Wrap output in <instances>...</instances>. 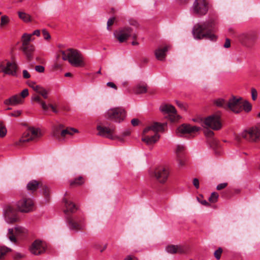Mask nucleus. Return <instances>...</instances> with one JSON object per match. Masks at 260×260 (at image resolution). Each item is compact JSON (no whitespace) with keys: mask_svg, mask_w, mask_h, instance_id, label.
Segmentation results:
<instances>
[{"mask_svg":"<svg viewBox=\"0 0 260 260\" xmlns=\"http://www.w3.org/2000/svg\"><path fill=\"white\" fill-rule=\"evenodd\" d=\"M216 25V19L214 17L210 18L202 24L194 25L192 30L193 37L196 39L206 38L211 41H215L217 37L212 32Z\"/></svg>","mask_w":260,"mask_h":260,"instance_id":"1","label":"nucleus"},{"mask_svg":"<svg viewBox=\"0 0 260 260\" xmlns=\"http://www.w3.org/2000/svg\"><path fill=\"white\" fill-rule=\"evenodd\" d=\"M65 209L64 213L67 216L69 228L72 230L76 231L83 230L85 229V224L84 223V219L82 217L70 216V214L75 212L77 208L74 204L72 202L64 199Z\"/></svg>","mask_w":260,"mask_h":260,"instance_id":"2","label":"nucleus"},{"mask_svg":"<svg viewBox=\"0 0 260 260\" xmlns=\"http://www.w3.org/2000/svg\"><path fill=\"white\" fill-rule=\"evenodd\" d=\"M164 124L154 122L152 125L146 127L143 131L142 141L147 145H152L159 139L158 132L163 129Z\"/></svg>","mask_w":260,"mask_h":260,"instance_id":"3","label":"nucleus"},{"mask_svg":"<svg viewBox=\"0 0 260 260\" xmlns=\"http://www.w3.org/2000/svg\"><path fill=\"white\" fill-rule=\"evenodd\" d=\"M62 58L68 60L75 67H82L85 66L84 58L81 53L75 49H69L61 51Z\"/></svg>","mask_w":260,"mask_h":260,"instance_id":"4","label":"nucleus"},{"mask_svg":"<svg viewBox=\"0 0 260 260\" xmlns=\"http://www.w3.org/2000/svg\"><path fill=\"white\" fill-rule=\"evenodd\" d=\"M203 126L214 131L220 130L222 126L220 114L217 113L206 117L203 120Z\"/></svg>","mask_w":260,"mask_h":260,"instance_id":"5","label":"nucleus"},{"mask_svg":"<svg viewBox=\"0 0 260 260\" xmlns=\"http://www.w3.org/2000/svg\"><path fill=\"white\" fill-rule=\"evenodd\" d=\"M126 115L125 110L121 107L111 108L105 113V116L107 119L118 123L123 121Z\"/></svg>","mask_w":260,"mask_h":260,"instance_id":"6","label":"nucleus"},{"mask_svg":"<svg viewBox=\"0 0 260 260\" xmlns=\"http://www.w3.org/2000/svg\"><path fill=\"white\" fill-rule=\"evenodd\" d=\"M209 8L210 4L208 0H194L190 11L194 15L202 16L208 13Z\"/></svg>","mask_w":260,"mask_h":260,"instance_id":"7","label":"nucleus"},{"mask_svg":"<svg viewBox=\"0 0 260 260\" xmlns=\"http://www.w3.org/2000/svg\"><path fill=\"white\" fill-rule=\"evenodd\" d=\"M22 43L21 50L25 55L26 59L30 61L33 58V54L35 50L34 45L30 44V36L26 34H23L21 38Z\"/></svg>","mask_w":260,"mask_h":260,"instance_id":"8","label":"nucleus"},{"mask_svg":"<svg viewBox=\"0 0 260 260\" xmlns=\"http://www.w3.org/2000/svg\"><path fill=\"white\" fill-rule=\"evenodd\" d=\"M41 131L39 128L30 127L24 133L22 137L16 143V145H20L23 143L35 140L42 136Z\"/></svg>","mask_w":260,"mask_h":260,"instance_id":"9","label":"nucleus"},{"mask_svg":"<svg viewBox=\"0 0 260 260\" xmlns=\"http://www.w3.org/2000/svg\"><path fill=\"white\" fill-rule=\"evenodd\" d=\"M115 37L120 42H124L126 41L129 37H132L134 39L137 38V35L133 32V29L129 27H124L119 28L114 32Z\"/></svg>","mask_w":260,"mask_h":260,"instance_id":"10","label":"nucleus"},{"mask_svg":"<svg viewBox=\"0 0 260 260\" xmlns=\"http://www.w3.org/2000/svg\"><path fill=\"white\" fill-rule=\"evenodd\" d=\"M17 207L20 212L28 213L33 211L34 203L31 198L23 197L18 202Z\"/></svg>","mask_w":260,"mask_h":260,"instance_id":"11","label":"nucleus"},{"mask_svg":"<svg viewBox=\"0 0 260 260\" xmlns=\"http://www.w3.org/2000/svg\"><path fill=\"white\" fill-rule=\"evenodd\" d=\"M200 129V127L197 126H191L188 124H183L178 127L176 134L178 136L182 137L186 134L192 135Z\"/></svg>","mask_w":260,"mask_h":260,"instance_id":"12","label":"nucleus"},{"mask_svg":"<svg viewBox=\"0 0 260 260\" xmlns=\"http://www.w3.org/2000/svg\"><path fill=\"white\" fill-rule=\"evenodd\" d=\"M159 109L163 113L168 114L172 121H177L180 118L175 107L171 105L162 104L160 106Z\"/></svg>","mask_w":260,"mask_h":260,"instance_id":"13","label":"nucleus"},{"mask_svg":"<svg viewBox=\"0 0 260 260\" xmlns=\"http://www.w3.org/2000/svg\"><path fill=\"white\" fill-rule=\"evenodd\" d=\"M241 136L249 141L255 142L260 138V130L256 127H253L242 132Z\"/></svg>","mask_w":260,"mask_h":260,"instance_id":"14","label":"nucleus"},{"mask_svg":"<svg viewBox=\"0 0 260 260\" xmlns=\"http://www.w3.org/2000/svg\"><path fill=\"white\" fill-rule=\"evenodd\" d=\"M242 98L232 96L228 101L227 110H230L233 112L238 114L242 110L241 107Z\"/></svg>","mask_w":260,"mask_h":260,"instance_id":"15","label":"nucleus"},{"mask_svg":"<svg viewBox=\"0 0 260 260\" xmlns=\"http://www.w3.org/2000/svg\"><path fill=\"white\" fill-rule=\"evenodd\" d=\"M169 173L168 168L159 167L154 171L153 175L159 182L164 183L167 180Z\"/></svg>","mask_w":260,"mask_h":260,"instance_id":"16","label":"nucleus"},{"mask_svg":"<svg viewBox=\"0 0 260 260\" xmlns=\"http://www.w3.org/2000/svg\"><path fill=\"white\" fill-rule=\"evenodd\" d=\"M29 250L31 254L38 255L45 252L46 246L41 241L36 240L31 244Z\"/></svg>","mask_w":260,"mask_h":260,"instance_id":"17","label":"nucleus"},{"mask_svg":"<svg viewBox=\"0 0 260 260\" xmlns=\"http://www.w3.org/2000/svg\"><path fill=\"white\" fill-rule=\"evenodd\" d=\"M0 68L3 72L6 74L16 76L17 66L15 62L7 61L5 66L3 62L0 64Z\"/></svg>","mask_w":260,"mask_h":260,"instance_id":"18","label":"nucleus"},{"mask_svg":"<svg viewBox=\"0 0 260 260\" xmlns=\"http://www.w3.org/2000/svg\"><path fill=\"white\" fill-rule=\"evenodd\" d=\"M97 130L98 131V135L100 136L110 139H115L114 136L115 129L113 128L99 125L97 126Z\"/></svg>","mask_w":260,"mask_h":260,"instance_id":"19","label":"nucleus"},{"mask_svg":"<svg viewBox=\"0 0 260 260\" xmlns=\"http://www.w3.org/2000/svg\"><path fill=\"white\" fill-rule=\"evenodd\" d=\"M26 231V230L19 226H16L15 228V232L13 229H9L8 230V234L9 236H8L9 239L12 242L15 243L16 242V239L15 238L16 236H18L19 235L24 233Z\"/></svg>","mask_w":260,"mask_h":260,"instance_id":"20","label":"nucleus"},{"mask_svg":"<svg viewBox=\"0 0 260 260\" xmlns=\"http://www.w3.org/2000/svg\"><path fill=\"white\" fill-rule=\"evenodd\" d=\"M186 248L183 245H170L166 247V251L171 254H182L185 252Z\"/></svg>","mask_w":260,"mask_h":260,"instance_id":"21","label":"nucleus"},{"mask_svg":"<svg viewBox=\"0 0 260 260\" xmlns=\"http://www.w3.org/2000/svg\"><path fill=\"white\" fill-rule=\"evenodd\" d=\"M22 102L23 99L20 96V95L16 94L5 100L4 103L6 105L16 106L21 104Z\"/></svg>","mask_w":260,"mask_h":260,"instance_id":"22","label":"nucleus"},{"mask_svg":"<svg viewBox=\"0 0 260 260\" xmlns=\"http://www.w3.org/2000/svg\"><path fill=\"white\" fill-rule=\"evenodd\" d=\"M169 46H166L163 48H159L155 51L156 58L159 60H164L165 59L166 52L168 51Z\"/></svg>","mask_w":260,"mask_h":260,"instance_id":"23","label":"nucleus"},{"mask_svg":"<svg viewBox=\"0 0 260 260\" xmlns=\"http://www.w3.org/2000/svg\"><path fill=\"white\" fill-rule=\"evenodd\" d=\"M41 184L42 183L38 181L32 180L27 183V189L29 191L34 192L36 191L39 188V187H40Z\"/></svg>","mask_w":260,"mask_h":260,"instance_id":"24","label":"nucleus"},{"mask_svg":"<svg viewBox=\"0 0 260 260\" xmlns=\"http://www.w3.org/2000/svg\"><path fill=\"white\" fill-rule=\"evenodd\" d=\"M18 15L19 18L25 23H28L31 21L30 15L24 12L18 11Z\"/></svg>","mask_w":260,"mask_h":260,"instance_id":"25","label":"nucleus"},{"mask_svg":"<svg viewBox=\"0 0 260 260\" xmlns=\"http://www.w3.org/2000/svg\"><path fill=\"white\" fill-rule=\"evenodd\" d=\"M32 100L40 104L43 110H46L47 109V104L42 100L39 95L34 94L32 97Z\"/></svg>","mask_w":260,"mask_h":260,"instance_id":"26","label":"nucleus"},{"mask_svg":"<svg viewBox=\"0 0 260 260\" xmlns=\"http://www.w3.org/2000/svg\"><path fill=\"white\" fill-rule=\"evenodd\" d=\"M216 106L227 110L228 102L223 99H217L214 101Z\"/></svg>","mask_w":260,"mask_h":260,"instance_id":"27","label":"nucleus"},{"mask_svg":"<svg viewBox=\"0 0 260 260\" xmlns=\"http://www.w3.org/2000/svg\"><path fill=\"white\" fill-rule=\"evenodd\" d=\"M147 91V85L144 84H140L136 85L134 92L137 94L145 93Z\"/></svg>","mask_w":260,"mask_h":260,"instance_id":"28","label":"nucleus"},{"mask_svg":"<svg viewBox=\"0 0 260 260\" xmlns=\"http://www.w3.org/2000/svg\"><path fill=\"white\" fill-rule=\"evenodd\" d=\"M18 220V218L16 215H12L10 213H8L6 215V221L8 223H13Z\"/></svg>","mask_w":260,"mask_h":260,"instance_id":"29","label":"nucleus"},{"mask_svg":"<svg viewBox=\"0 0 260 260\" xmlns=\"http://www.w3.org/2000/svg\"><path fill=\"white\" fill-rule=\"evenodd\" d=\"M77 132L78 131L76 129L73 128H67L65 129H62L61 131L60 136L62 137H64L67 135H72Z\"/></svg>","mask_w":260,"mask_h":260,"instance_id":"30","label":"nucleus"},{"mask_svg":"<svg viewBox=\"0 0 260 260\" xmlns=\"http://www.w3.org/2000/svg\"><path fill=\"white\" fill-rule=\"evenodd\" d=\"M241 107L246 112L250 111L252 109L251 105L248 101H243L242 100H241Z\"/></svg>","mask_w":260,"mask_h":260,"instance_id":"31","label":"nucleus"},{"mask_svg":"<svg viewBox=\"0 0 260 260\" xmlns=\"http://www.w3.org/2000/svg\"><path fill=\"white\" fill-rule=\"evenodd\" d=\"M63 125L62 124H59L58 125L54 126L52 128L53 135L55 137H59V134L62 130Z\"/></svg>","mask_w":260,"mask_h":260,"instance_id":"32","label":"nucleus"},{"mask_svg":"<svg viewBox=\"0 0 260 260\" xmlns=\"http://www.w3.org/2000/svg\"><path fill=\"white\" fill-rule=\"evenodd\" d=\"M40 187L42 188V192L46 198V201H48L49 199V189L46 185H44L43 183L40 185Z\"/></svg>","mask_w":260,"mask_h":260,"instance_id":"33","label":"nucleus"},{"mask_svg":"<svg viewBox=\"0 0 260 260\" xmlns=\"http://www.w3.org/2000/svg\"><path fill=\"white\" fill-rule=\"evenodd\" d=\"M10 20L9 17L7 15H3L1 17L0 27L3 28L10 23Z\"/></svg>","mask_w":260,"mask_h":260,"instance_id":"34","label":"nucleus"},{"mask_svg":"<svg viewBox=\"0 0 260 260\" xmlns=\"http://www.w3.org/2000/svg\"><path fill=\"white\" fill-rule=\"evenodd\" d=\"M11 249L4 246H0V259L3 258Z\"/></svg>","mask_w":260,"mask_h":260,"instance_id":"35","label":"nucleus"},{"mask_svg":"<svg viewBox=\"0 0 260 260\" xmlns=\"http://www.w3.org/2000/svg\"><path fill=\"white\" fill-rule=\"evenodd\" d=\"M84 183L83 178L82 177H79L73 181H71V186H79L82 185Z\"/></svg>","mask_w":260,"mask_h":260,"instance_id":"36","label":"nucleus"},{"mask_svg":"<svg viewBox=\"0 0 260 260\" xmlns=\"http://www.w3.org/2000/svg\"><path fill=\"white\" fill-rule=\"evenodd\" d=\"M7 130L4 122L0 120V137L3 138L6 136Z\"/></svg>","mask_w":260,"mask_h":260,"instance_id":"37","label":"nucleus"},{"mask_svg":"<svg viewBox=\"0 0 260 260\" xmlns=\"http://www.w3.org/2000/svg\"><path fill=\"white\" fill-rule=\"evenodd\" d=\"M49 92V89H47L43 87L41 90L39 91L38 93L40 94L44 99H47L48 98Z\"/></svg>","mask_w":260,"mask_h":260,"instance_id":"38","label":"nucleus"},{"mask_svg":"<svg viewBox=\"0 0 260 260\" xmlns=\"http://www.w3.org/2000/svg\"><path fill=\"white\" fill-rule=\"evenodd\" d=\"M218 197V194L217 192H212L209 198V201L211 203H215L217 201Z\"/></svg>","mask_w":260,"mask_h":260,"instance_id":"39","label":"nucleus"},{"mask_svg":"<svg viewBox=\"0 0 260 260\" xmlns=\"http://www.w3.org/2000/svg\"><path fill=\"white\" fill-rule=\"evenodd\" d=\"M178 165L179 167H182L185 165V159L183 157V155L177 156Z\"/></svg>","mask_w":260,"mask_h":260,"instance_id":"40","label":"nucleus"},{"mask_svg":"<svg viewBox=\"0 0 260 260\" xmlns=\"http://www.w3.org/2000/svg\"><path fill=\"white\" fill-rule=\"evenodd\" d=\"M222 252V249L221 248L219 247L218 249H217L216 251H215L214 253V255L215 257L217 259L219 260L220 258L221 254Z\"/></svg>","mask_w":260,"mask_h":260,"instance_id":"41","label":"nucleus"},{"mask_svg":"<svg viewBox=\"0 0 260 260\" xmlns=\"http://www.w3.org/2000/svg\"><path fill=\"white\" fill-rule=\"evenodd\" d=\"M184 150V147L182 145H178L177 147L176 153L177 156L183 155L182 152Z\"/></svg>","mask_w":260,"mask_h":260,"instance_id":"42","label":"nucleus"},{"mask_svg":"<svg viewBox=\"0 0 260 260\" xmlns=\"http://www.w3.org/2000/svg\"><path fill=\"white\" fill-rule=\"evenodd\" d=\"M24 34H26L27 35H28L30 36V41H34V39L32 38V36L34 35H36L37 36H40V31L39 30V29H37V30H35V31H34V32L32 33V34H27V33H24Z\"/></svg>","mask_w":260,"mask_h":260,"instance_id":"43","label":"nucleus"},{"mask_svg":"<svg viewBox=\"0 0 260 260\" xmlns=\"http://www.w3.org/2000/svg\"><path fill=\"white\" fill-rule=\"evenodd\" d=\"M25 257V255L23 253L16 252L13 255V258L15 260H19Z\"/></svg>","mask_w":260,"mask_h":260,"instance_id":"44","label":"nucleus"},{"mask_svg":"<svg viewBox=\"0 0 260 260\" xmlns=\"http://www.w3.org/2000/svg\"><path fill=\"white\" fill-rule=\"evenodd\" d=\"M209 128H207L204 131V134L206 137H212L214 135V132Z\"/></svg>","mask_w":260,"mask_h":260,"instance_id":"45","label":"nucleus"},{"mask_svg":"<svg viewBox=\"0 0 260 260\" xmlns=\"http://www.w3.org/2000/svg\"><path fill=\"white\" fill-rule=\"evenodd\" d=\"M42 34L44 39L48 40L51 38V36L49 33L45 29H43L42 31Z\"/></svg>","mask_w":260,"mask_h":260,"instance_id":"46","label":"nucleus"},{"mask_svg":"<svg viewBox=\"0 0 260 260\" xmlns=\"http://www.w3.org/2000/svg\"><path fill=\"white\" fill-rule=\"evenodd\" d=\"M21 113H22V111L16 110V111H14V112L11 113L9 114V115L11 116L17 117L19 116L21 114Z\"/></svg>","mask_w":260,"mask_h":260,"instance_id":"47","label":"nucleus"},{"mask_svg":"<svg viewBox=\"0 0 260 260\" xmlns=\"http://www.w3.org/2000/svg\"><path fill=\"white\" fill-rule=\"evenodd\" d=\"M251 96L253 101H255L257 96V92L255 88L251 89Z\"/></svg>","mask_w":260,"mask_h":260,"instance_id":"48","label":"nucleus"},{"mask_svg":"<svg viewBox=\"0 0 260 260\" xmlns=\"http://www.w3.org/2000/svg\"><path fill=\"white\" fill-rule=\"evenodd\" d=\"M28 95V91L27 89H24L22 91V92L20 93V97L23 99L25 98Z\"/></svg>","mask_w":260,"mask_h":260,"instance_id":"49","label":"nucleus"},{"mask_svg":"<svg viewBox=\"0 0 260 260\" xmlns=\"http://www.w3.org/2000/svg\"><path fill=\"white\" fill-rule=\"evenodd\" d=\"M35 70L38 72H39V73H43L44 72V70H45V68L43 66H36L35 67Z\"/></svg>","mask_w":260,"mask_h":260,"instance_id":"50","label":"nucleus"},{"mask_svg":"<svg viewBox=\"0 0 260 260\" xmlns=\"http://www.w3.org/2000/svg\"><path fill=\"white\" fill-rule=\"evenodd\" d=\"M47 109L46 110H43L45 111H47L49 108H50L52 111L55 113H57V110L55 109V108L52 104H47Z\"/></svg>","mask_w":260,"mask_h":260,"instance_id":"51","label":"nucleus"},{"mask_svg":"<svg viewBox=\"0 0 260 260\" xmlns=\"http://www.w3.org/2000/svg\"><path fill=\"white\" fill-rule=\"evenodd\" d=\"M228 184L226 183H222L220 184H219L217 187L216 189L218 190H221L223 188H224Z\"/></svg>","mask_w":260,"mask_h":260,"instance_id":"52","label":"nucleus"},{"mask_svg":"<svg viewBox=\"0 0 260 260\" xmlns=\"http://www.w3.org/2000/svg\"><path fill=\"white\" fill-rule=\"evenodd\" d=\"M114 20H115L114 18H111L108 20V22H107V29H110L109 27L110 26L113 25V24L114 22Z\"/></svg>","mask_w":260,"mask_h":260,"instance_id":"53","label":"nucleus"},{"mask_svg":"<svg viewBox=\"0 0 260 260\" xmlns=\"http://www.w3.org/2000/svg\"><path fill=\"white\" fill-rule=\"evenodd\" d=\"M223 46L225 48H228L231 46V42L230 39L228 38L225 39V42Z\"/></svg>","mask_w":260,"mask_h":260,"instance_id":"54","label":"nucleus"},{"mask_svg":"<svg viewBox=\"0 0 260 260\" xmlns=\"http://www.w3.org/2000/svg\"><path fill=\"white\" fill-rule=\"evenodd\" d=\"M193 184L196 188H199V181L197 178H194L193 180Z\"/></svg>","mask_w":260,"mask_h":260,"instance_id":"55","label":"nucleus"},{"mask_svg":"<svg viewBox=\"0 0 260 260\" xmlns=\"http://www.w3.org/2000/svg\"><path fill=\"white\" fill-rule=\"evenodd\" d=\"M107 85L108 87L114 88L116 90L117 89L116 85L113 82H109L107 83Z\"/></svg>","mask_w":260,"mask_h":260,"instance_id":"56","label":"nucleus"},{"mask_svg":"<svg viewBox=\"0 0 260 260\" xmlns=\"http://www.w3.org/2000/svg\"><path fill=\"white\" fill-rule=\"evenodd\" d=\"M124 260H138V258L135 256L129 255H127L125 258Z\"/></svg>","mask_w":260,"mask_h":260,"instance_id":"57","label":"nucleus"},{"mask_svg":"<svg viewBox=\"0 0 260 260\" xmlns=\"http://www.w3.org/2000/svg\"><path fill=\"white\" fill-rule=\"evenodd\" d=\"M139 123V120L138 119L134 118L131 120V123L133 126H137Z\"/></svg>","mask_w":260,"mask_h":260,"instance_id":"58","label":"nucleus"},{"mask_svg":"<svg viewBox=\"0 0 260 260\" xmlns=\"http://www.w3.org/2000/svg\"><path fill=\"white\" fill-rule=\"evenodd\" d=\"M30 74L26 70L23 71V77L24 78L28 79L30 77Z\"/></svg>","mask_w":260,"mask_h":260,"instance_id":"59","label":"nucleus"},{"mask_svg":"<svg viewBox=\"0 0 260 260\" xmlns=\"http://www.w3.org/2000/svg\"><path fill=\"white\" fill-rule=\"evenodd\" d=\"M42 88H43V86H42L36 85L34 90L38 93L39 92V91H40Z\"/></svg>","mask_w":260,"mask_h":260,"instance_id":"60","label":"nucleus"},{"mask_svg":"<svg viewBox=\"0 0 260 260\" xmlns=\"http://www.w3.org/2000/svg\"><path fill=\"white\" fill-rule=\"evenodd\" d=\"M176 1L180 5H185L188 3L189 0H176Z\"/></svg>","mask_w":260,"mask_h":260,"instance_id":"61","label":"nucleus"},{"mask_svg":"<svg viewBox=\"0 0 260 260\" xmlns=\"http://www.w3.org/2000/svg\"><path fill=\"white\" fill-rule=\"evenodd\" d=\"M36 83L33 82H31L28 84V85L29 86V87L32 88L33 89V90L34 89L35 86H36Z\"/></svg>","mask_w":260,"mask_h":260,"instance_id":"62","label":"nucleus"},{"mask_svg":"<svg viewBox=\"0 0 260 260\" xmlns=\"http://www.w3.org/2000/svg\"><path fill=\"white\" fill-rule=\"evenodd\" d=\"M200 202L203 205L209 206V204L206 200H202V201H200Z\"/></svg>","mask_w":260,"mask_h":260,"instance_id":"63","label":"nucleus"},{"mask_svg":"<svg viewBox=\"0 0 260 260\" xmlns=\"http://www.w3.org/2000/svg\"><path fill=\"white\" fill-rule=\"evenodd\" d=\"M129 134H130V131L128 130H126L123 132V136H128Z\"/></svg>","mask_w":260,"mask_h":260,"instance_id":"64","label":"nucleus"}]
</instances>
